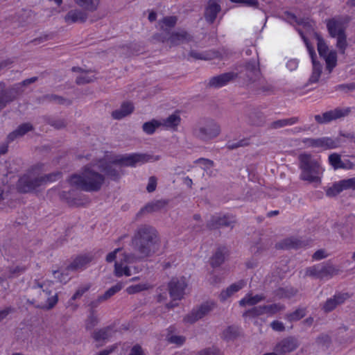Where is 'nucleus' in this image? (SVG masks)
<instances>
[{
    "label": "nucleus",
    "instance_id": "1",
    "mask_svg": "<svg viewBox=\"0 0 355 355\" xmlns=\"http://www.w3.org/2000/svg\"><path fill=\"white\" fill-rule=\"evenodd\" d=\"M135 250L139 258L147 259L160 249L161 239L158 231L152 225L143 224L136 230L132 239Z\"/></svg>",
    "mask_w": 355,
    "mask_h": 355
},
{
    "label": "nucleus",
    "instance_id": "2",
    "mask_svg": "<svg viewBox=\"0 0 355 355\" xmlns=\"http://www.w3.org/2000/svg\"><path fill=\"white\" fill-rule=\"evenodd\" d=\"M104 181L103 175L89 166H85L81 174H74L69 180L71 186L89 192L99 191Z\"/></svg>",
    "mask_w": 355,
    "mask_h": 355
},
{
    "label": "nucleus",
    "instance_id": "3",
    "mask_svg": "<svg viewBox=\"0 0 355 355\" xmlns=\"http://www.w3.org/2000/svg\"><path fill=\"white\" fill-rule=\"evenodd\" d=\"M299 168L301 171L300 178L309 184H320L323 168L320 162L310 153H304L298 156Z\"/></svg>",
    "mask_w": 355,
    "mask_h": 355
},
{
    "label": "nucleus",
    "instance_id": "4",
    "mask_svg": "<svg viewBox=\"0 0 355 355\" xmlns=\"http://www.w3.org/2000/svg\"><path fill=\"white\" fill-rule=\"evenodd\" d=\"M60 178L61 173L60 172L42 175L37 168H32L19 179L17 183V189L20 193H30L43 184Z\"/></svg>",
    "mask_w": 355,
    "mask_h": 355
},
{
    "label": "nucleus",
    "instance_id": "5",
    "mask_svg": "<svg viewBox=\"0 0 355 355\" xmlns=\"http://www.w3.org/2000/svg\"><path fill=\"white\" fill-rule=\"evenodd\" d=\"M220 133L219 124L209 118L200 119L192 128L194 137L207 141L216 138Z\"/></svg>",
    "mask_w": 355,
    "mask_h": 355
},
{
    "label": "nucleus",
    "instance_id": "6",
    "mask_svg": "<svg viewBox=\"0 0 355 355\" xmlns=\"http://www.w3.org/2000/svg\"><path fill=\"white\" fill-rule=\"evenodd\" d=\"M286 15H287V19L291 24H296L301 26V28H299L297 31L302 37L305 44H309L311 42L309 37H313L315 39L317 44L318 45L325 44L322 37L318 33L314 32L313 22L312 21H310L308 19H298L295 15L290 12H286Z\"/></svg>",
    "mask_w": 355,
    "mask_h": 355
},
{
    "label": "nucleus",
    "instance_id": "7",
    "mask_svg": "<svg viewBox=\"0 0 355 355\" xmlns=\"http://www.w3.org/2000/svg\"><path fill=\"white\" fill-rule=\"evenodd\" d=\"M341 270L329 261L308 267L305 270V276L315 279H330L340 273Z\"/></svg>",
    "mask_w": 355,
    "mask_h": 355
},
{
    "label": "nucleus",
    "instance_id": "8",
    "mask_svg": "<svg viewBox=\"0 0 355 355\" xmlns=\"http://www.w3.org/2000/svg\"><path fill=\"white\" fill-rule=\"evenodd\" d=\"M327 26L330 35L333 37L337 38V44H345V28L340 20L336 19H329L327 21Z\"/></svg>",
    "mask_w": 355,
    "mask_h": 355
},
{
    "label": "nucleus",
    "instance_id": "9",
    "mask_svg": "<svg viewBox=\"0 0 355 355\" xmlns=\"http://www.w3.org/2000/svg\"><path fill=\"white\" fill-rule=\"evenodd\" d=\"M216 306L214 302H205L198 309H193L191 313L184 318V322L194 323L209 313Z\"/></svg>",
    "mask_w": 355,
    "mask_h": 355
},
{
    "label": "nucleus",
    "instance_id": "10",
    "mask_svg": "<svg viewBox=\"0 0 355 355\" xmlns=\"http://www.w3.org/2000/svg\"><path fill=\"white\" fill-rule=\"evenodd\" d=\"M350 297L347 293H336L334 295L328 298L322 305L321 309L325 313L335 310L338 306L342 305Z\"/></svg>",
    "mask_w": 355,
    "mask_h": 355
},
{
    "label": "nucleus",
    "instance_id": "11",
    "mask_svg": "<svg viewBox=\"0 0 355 355\" xmlns=\"http://www.w3.org/2000/svg\"><path fill=\"white\" fill-rule=\"evenodd\" d=\"M150 158L151 156L146 154L135 153L120 156L115 159L113 163L124 166H135L137 163H145Z\"/></svg>",
    "mask_w": 355,
    "mask_h": 355
},
{
    "label": "nucleus",
    "instance_id": "12",
    "mask_svg": "<svg viewBox=\"0 0 355 355\" xmlns=\"http://www.w3.org/2000/svg\"><path fill=\"white\" fill-rule=\"evenodd\" d=\"M350 112V108L346 109L336 108L334 110L324 112L322 115H315L314 118L317 123L320 124L327 123L331 121L340 119L348 115Z\"/></svg>",
    "mask_w": 355,
    "mask_h": 355
},
{
    "label": "nucleus",
    "instance_id": "13",
    "mask_svg": "<svg viewBox=\"0 0 355 355\" xmlns=\"http://www.w3.org/2000/svg\"><path fill=\"white\" fill-rule=\"evenodd\" d=\"M187 283L184 277L173 278L168 283V291L173 300H181L184 295Z\"/></svg>",
    "mask_w": 355,
    "mask_h": 355
},
{
    "label": "nucleus",
    "instance_id": "14",
    "mask_svg": "<svg viewBox=\"0 0 355 355\" xmlns=\"http://www.w3.org/2000/svg\"><path fill=\"white\" fill-rule=\"evenodd\" d=\"M299 346L297 338L293 336L286 337L278 342L274 347L273 350L277 355H283L291 352Z\"/></svg>",
    "mask_w": 355,
    "mask_h": 355
},
{
    "label": "nucleus",
    "instance_id": "15",
    "mask_svg": "<svg viewBox=\"0 0 355 355\" xmlns=\"http://www.w3.org/2000/svg\"><path fill=\"white\" fill-rule=\"evenodd\" d=\"M319 55L326 63V68L331 73L337 64V53L329 48V46H317Z\"/></svg>",
    "mask_w": 355,
    "mask_h": 355
},
{
    "label": "nucleus",
    "instance_id": "16",
    "mask_svg": "<svg viewBox=\"0 0 355 355\" xmlns=\"http://www.w3.org/2000/svg\"><path fill=\"white\" fill-rule=\"evenodd\" d=\"M236 77L237 75L234 72L222 73L211 78L207 87L209 88H219L234 80Z\"/></svg>",
    "mask_w": 355,
    "mask_h": 355
},
{
    "label": "nucleus",
    "instance_id": "17",
    "mask_svg": "<svg viewBox=\"0 0 355 355\" xmlns=\"http://www.w3.org/2000/svg\"><path fill=\"white\" fill-rule=\"evenodd\" d=\"M232 223V217L227 215H214L207 222L206 226L209 230H217L223 227H229Z\"/></svg>",
    "mask_w": 355,
    "mask_h": 355
},
{
    "label": "nucleus",
    "instance_id": "18",
    "mask_svg": "<svg viewBox=\"0 0 355 355\" xmlns=\"http://www.w3.org/2000/svg\"><path fill=\"white\" fill-rule=\"evenodd\" d=\"M349 189L355 190V178L343 180L336 182L327 190V194L330 196H335L343 190Z\"/></svg>",
    "mask_w": 355,
    "mask_h": 355
},
{
    "label": "nucleus",
    "instance_id": "19",
    "mask_svg": "<svg viewBox=\"0 0 355 355\" xmlns=\"http://www.w3.org/2000/svg\"><path fill=\"white\" fill-rule=\"evenodd\" d=\"M311 58L313 69L309 82L311 83H317L321 76L322 65L316 60V54L313 46H306Z\"/></svg>",
    "mask_w": 355,
    "mask_h": 355
},
{
    "label": "nucleus",
    "instance_id": "20",
    "mask_svg": "<svg viewBox=\"0 0 355 355\" xmlns=\"http://www.w3.org/2000/svg\"><path fill=\"white\" fill-rule=\"evenodd\" d=\"M221 8L218 0H209L205 7L204 13L206 21L210 24H213Z\"/></svg>",
    "mask_w": 355,
    "mask_h": 355
},
{
    "label": "nucleus",
    "instance_id": "21",
    "mask_svg": "<svg viewBox=\"0 0 355 355\" xmlns=\"http://www.w3.org/2000/svg\"><path fill=\"white\" fill-rule=\"evenodd\" d=\"M17 100L16 97L9 88H6V84L0 82V111L3 110L8 104Z\"/></svg>",
    "mask_w": 355,
    "mask_h": 355
},
{
    "label": "nucleus",
    "instance_id": "22",
    "mask_svg": "<svg viewBox=\"0 0 355 355\" xmlns=\"http://www.w3.org/2000/svg\"><path fill=\"white\" fill-rule=\"evenodd\" d=\"M93 259L91 254L78 256L67 267L68 270H78L84 268Z\"/></svg>",
    "mask_w": 355,
    "mask_h": 355
},
{
    "label": "nucleus",
    "instance_id": "23",
    "mask_svg": "<svg viewBox=\"0 0 355 355\" xmlns=\"http://www.w3.org/2000/svg\"><path fill=\"white\" fill-rule=\"evenodd\" d=\"M166 200H153L146 204L139 212V214H150L157 212L163 209L167 205Z\"/></svg>",
    "mask_w": 355,
    "mask_h": 355
},
{
    "label": "nucleus",
    "instance_id": "24",
    "mask_svg": "<svg viewBox=\"0 0 355 355\" xmlns=\"http://www.w3.org/2000/svg\"><path fill=\"white\" fill-rule=\"evenodd\" d=\"M227 255L228 250L227 248L224 246L218 247L210 259L211 266L214 268L220 266L223 263Z\"/></svg>",
    "mask_w": 355,
    "mask_h": 355
},
{
    "label": "nucleus",
    "instance_id": "25",
    "mask_svg": "<svg viewBox=\"0 0 355 355\" xmlns=\"http://www.w3.org/2000/svg\"><path fill=\"white\" fill-rule=\"evenodd\" d=\"M245 68V75L250 81L255 83L261 79L260 69L255 62L247 63Z\"/></svg>",
    "mask_w": 355,
    "mask_h": 355
},
{
    "label": "nucleus",
    "instance_id": "26",
    "mask_svg": "<svg viewBox=\"0 0 355 355\" xmlns=\"http://www.w3.org/2000/svg\"><path fill=\"white\" fill-rule=\"evenodd\" d=\"M189 56L196 60H211L219 56V53L215 51H203L202 49H191Z\"/></svg>",
    "mask_w": 355,
    "mask_h": 355
},
{
    "label": "nucleus",
    "instance_id": "27",
    "mask_svg": "<svg viewBox=\"0 0 355 355\" xmlns=\"http://www.w3.org/2000/svg\"><path fill=\"white\" fill-rule=\"evenodd\" d=\"M343 142L341 137H337L334 139L329 137H322L318 139L317 148H321L324 150L336 148L340 146Z\"/></svg>",
    "mask_w": 355,
    "mask_h": 355
},
{
    "label": "nucleus",
    "instance_id": "28",
    "mask_svg": "<svg viewBox=\"0 0 355 355\" xmlns=\"http://www.w3.org/2000/svg\"><path fill=\"white\" fill-rule=\"evenodd\" d=\"M306 245V243L296 238H288L276 245V248L282 249H298Z\"/></svg>",
    "mask_w": 355,
    "mask_h": 355
},
{
    "label": "nucleus",
    "instance_id": "29",
    "mask_svg": "<svg viewBox=\"0 0 355 355\" xmlns=\"http://www.w3.org/2000/svg\"><path fill=\"white\" fill-rule=\"evenodd\" d=\"M37 79L38 78L36 76L26 79L21 83L12 85L10 87V89H11L16 98L18 99V98L21 96L24 92V87L28 86L30 84L35 83Z\"/></svg>",
    "mask_w": 355,
    "mask_h": 355
},
{
    "label": "nucleus",
    "instance_id": "30",
    "mask_svg": "<svg viewBox=\"0 0 355 355\" xmlns=\"http://www.w3.org/2000/svg\"><path fill=\"white\" fill-rule=\"evenodd\" d=\"M134 110V106L131 103L125 102L123 103L121 107L112 112V116L114 119H121L129 114H130Z\"/></svg>",
    "mask_w": 355,
    "mask_h": 355
},
{
    "label": "nucleus",
    "instance_id": "31",
    "mask_svg": "<svg viewBox=\"0 0 355 355\" xmlns=\"http://www.w3.org/2000/svg\"><path fill=\"white\" fill-rule=\"evenodd\" d=\"M33 129V125L29 123L21 124L15 130L10 132L8 135V142H11L14 141L16 138L24 136L26 133H27L29 131H31Z\"/></svg>",
    "mask_w": 355,
    "mask_h": 355
},
{
    "label": "nucleus",
    "instance_id": "32",
    "mask_svg": "<svg viewBox=\"0 0 355 355\" xmlns=\"http://www.w3.org/2000/svg\"><path fill=\"white\" fill-rule=\"evenodd\" d=\"M113 328L110 326H107L101 329L94 331L92 334V338L96 341H103L112 336Z\"/></svg>",
    "mask_w": 355,
    "mask_h": 355
},
{
    "label": "nucleus",
    "instance_id": "33",
    "mask_svg": "<svg viewBox=\"0 0 355 355\" xmlns=\"http://www.w3.org/2000/svg\"><path fill=\"white\" fill-rule=\"evenodd\" d=\"M180 122L181 118L178 112L168 116L166 119L160 120V123L162 127L173 130H176Z\"/></svg>",
    "mask_w": 355,
    "mask_h": 355
},
{
    "label": "nucleus",
    "instance_id": "34",
    "mask_svg": "<svg viewBox=\"0 0 355 355\" xmlns=\"http://www.w3.org/2000/svg\"><path fill=\"white\" fill-rule=\"evenodd\" d=\"M87 15L81 10H70L64 17L67 23L84 22L87 19Z\"/></svg>",
    "mask_w": 355,
    "mask_h": 355
},
{
    "label": "nucleus",
    "instance_id": "35",
    "mask_svg": "<svg viewBox=\"0 0 355 355\" xmlns=\"http://www.w3.org/2000/svg\"><path fill=\"white\" fill-rule=\"evenodd\" d=\"M170 40L171 42L189 43L192 42V37L186 31L179 29L171 35Z\"/></svg>",
    "mask_w": 355,
    "mask_h": 355
},
{
    "label": "nucleus",
    "instance_id": "36",
    "mask_svg": "<svg viewBox=\"0 0 355 355\" xmlns=\"http://www.w3.org/2000/svg\"><path fill=\"white\" fill-rule=\"evenodd\" d=\"M177 21L176 16L164 17L158 21V27L161 31L168 33L169 30L176 25Z\"/></svg>",
    "mask_w": 355,
    "mask_h": 355
},
{
    "label": "nucleus",
    "instance_id": "37",
    "mask_svg": "<svg viewBox=\"0 0 355 355\" xmlns=\"http://www.w3.org/2000/svg\"><path fill=\"white\" fill-rule=\"evenodd\" d=\"M300 120L298 116H293L288 119H282L275 121L270 124L271 129H279L286 126H291L297 123Z\"/></svg>",
    "mask_w": 355,
    "mask_h": 355
},
{
    "label": "nucleus",
    "instance_id": "38",
    "mask_svg": "<svg viewBox=\"0 0 355 355\" xmlns=\"http://www.w3.org/2000/svg\"><path fill=\"white\" fill-rule=\"evenodd\" d=\"M37 101L40 103H43L44 102L49 103H55L57 104L62 105V104H71V102L69 100L65 99L63 97L56 95V94H46L42 96H40L37 98Z\"/></svg>",
    "mask_w": 355,
    "mask_h": 355
},
{
    "label": "nucleus",
    "instance_id": "39",
    "mask_svg": "<svg viewBox=\"0 0 355 355\" xmlns=\"http://www.w3.org/2000/svg\"><path fill=\"white\" fill-rule=\"evenodd\" d=\"M265 300L266 296L263 294L255 295L254 296L250 294H248L245 297L239 301V304L241 306H245L247 305L254 306Z\"/></svg>",
    "mask_w": 355,
    "mask_h": 355
},
{
    "label": "nucleus",
    "instance_id": "40",
    "mask_svg": "<svg viewBox=\"0 0 355 355\" xmlns=\"http://www.w3.org/2000/svg\"><path fill=\"white\" fill-rule=\"evenodd\" d=\"M74 2L85 11L94 12L97 10L100 0H73Z\"/></svg>",
    "mask_w": 355,
    "mask_h": 355
},
{
    "label": "nucleus",
    "instance_id": "41",
    "mask_svg": "<svg viewBox=\"0 0 355 355\" xmlns=\"http://www.w3.org/2000/svg\"><path fill=\"white\" fill-rule=\"evenodd\" d=\"M297 290L293 287L278 288L274 291V295L278 299L291 298L295 296Z\"/></svg>",
    "mask_w": 355,
    "mask_h": 355
},
{
    "label": "nucleus",
    "instance_id": "42",
    "mask_svg": "<svg viewBox=\"0 0 355 355\" xmlns=\"http://www.w3.org/2000/svg\"><path fill=\"white\" fill-rule=\"evenodd\" d=\"M306 308L299 307L293 312L286 313L284 318L289 322L298 321L306 315Z\"/></svg>",
    "mask_w": 355,
    "mask_h": 355
},
{
    "label": "nucleus",
    "instance_id": "43",
    "mask_svg": "<svg viewBox=\"0 0 355 355\" xmlns=\"http://www.w3.org/2000/svg\"><path fill=\"white\" fill-rule=\"evenodd\" d=\"M263 309L264 314L272 315L284 311L286 307L281 303H274L268 305H263Z\"/></svg>",
    "mask_w": 355,
    "mask_h": 355
},
{
    "label": "nucleus",
    "instance_id": "44",
    "mask_svg": "<svg viewBox=\"0 0 355 355\" xmlns=\"http://www.w3.org/2000/svg\"><path fill=\"white\" fill-rule=\"evenodd\" d=\"M123 261H116L114 264V275L115 276L120 277L123 275L130 277L132 273L128 266H123Z\"/></svg>",
    "mask_w": 355,
    "mask_h": 355
},
{
    "label": "nucleus",
    "instance_id": "45",
    "mask_svg": "<svg viewBox=\"0 0 355 355\" xmlns=\"http://www.w3.org/2000/svg\"><path fill=\"white\" fill-rule=\"evenodd\" d=\"M161 126L160 121L153 119L150 121L144 123L142 125V129L146 134L152 135L155 132L157 128Z\"/></svg>",
    "mask_w": 355,
    "mask_h": 355
},
{
    "label": "nucleus",
    "instance_id": "46",
    "mask_svg": "<svg viewBox=\"0 0 355 355\" xmlns=\"http://www.w3.org/2000/svg\"><path fill=\"white\" fill-rule=\"evenodd\" d=\"M329 164L334 169L345 168V164L343 162L340 155L337 153H332L329 156Z\"/></svg>",
    "mask_w": 355,
    "mask_h": 355
},
{
    "label": "nucleus",
    "instance_id": "47",
    "mask_svg": "<svg viewBox=\"0 0 355 355\" xmlns=\"http://www.w3.org/2000/svg\"><path fill=\"white\" fill-rule=\"evenodd\" d=\"M250 122L254 126H263L266 122L265 116L261 113L253 112L250 116Z\"/></svg>",
    "mask_w": 355,
    "mask_h": 355
},
{
    "label": "nucleus",
    "instance_id": "48",
    "mask_svg": "<svg viewBox=\"0 0 355 355\" xmlns=\"http://www.w3.org/2000/svg\"><path fill=\"white\" fill-rule=\"evenodd\" d=\"M99 322V319L96 314L95 311L90 310L89 315L85 321V328L87 329H92L96 327Z\"/></svg>",
    "mask_w": 355,
    "mask_h": 355
},
{
    "label": "nucleus",
    "instance_id": "49",
    "mask_svg": "<svg viewBox=\"0 0 355 355\" xmlns=\"http://www.w3.org/2000/svg\"><path fill=\"white\" fill-rule=\"evenodd\" d=\"M123 288V284L121 282L117 283L116 285L110 288L107 291H106L102 295V298L105 300V301L108 300L110 297L114 295L116 293L119 292Z\"/></svg>",
    "mask_w": 355,
    "mask_h": 355
},
{
    "label": "nucleus",
    "instance_id": "50",
    "mask_svg": "<svg viewBox=\"0 0 355 355\" xmlns=\"http://www.w3.org/2000/svg\"><path fill=\"white\" fill-rule=\"evenodd\" d=\"M264 315L263 305L254 306L253 308L247 310L243 314L244 318H256Z\"/></svg>",
    "mask_w": 355,
    "mask_h": 355
},
{
    "label": "nucleus",
    "instance_id": "51",
    "mask_svg": "<svg viewBox=\"0 0 355 355\" xmlns=\"http://www.w3.org/2000/svg\"><path fill=\"white\" fill-rule=\"evenodd\" d=\"M259 83L257 87L259 93H263L264 94H272L275 91L273 86L267 83L264 80H259Z\"/></svg>",
    "mask_w": 355,
    "mask_h": 355
},
{
    "label": "nucleus",
    "instance_id": "52",
    "mask_svg": "<svg viewBox=\"0 0 355 355\" xmlns=\"http://www.w3.org/2000/svg\"><path fill=\"white\" fill-rule=\"evenodd\" d=\"M148 288V286L146 284H139L136 285H132L126 288V292L130 294H135L143 291H146Z\"/></svg>",
    "mask_w": 355,
    "mask_h": 355
},
{
    "label": "nucleus",
    "instance_id": "53",
    "mask_svg": "<svg viewBox=\"0 0 355 355\" xmlns=\"http://www.w3.org/2000/svg\"><path fill=\"white\" fill-rule=\"evenodd\" d=\"M315 342L322 347H328L331 343V339L329 335L322 334L316 338Z\"/></svg>",
    "mask_w": 355,
    "mask_h": 355
},
{
    "label": "nucleus",
    "instance_id": "54",
    "mask_svg": "<svg viewBox=\"0 0 355 355\" xmlns=\"http://www.w3.org/2000/svg\"><path fill=\"white\" fill-rule=\"evenodd\" d=\"M121 256H122V258L121 259V261H123L124 263H135L137 261L141 259V258H139V254H138V256H136L133 254H128L125 252H122Z\"/></svg>",
    "mask_w": 355,
    "mask_h": 355
},
{
    "label": "nucleus",
    "instance_id": "55",
    "mask_svg": "<svg viewBox=\"0 0 355 355\" xmlns=\"http://www.w3.org/2000/svg\"><path fill=\"white\" fill-rule=\"evenodd\" d=\"M46 121L49 125L57 129H60L66 126L65 121L62 119L48 118Z\"/></svg>",
    "mask_w": 355,
    "mask_h": 355
},
{
    "label": "nucleus",
    "instance_id": "56",
    "mask_svg": "<svg viewBox=\"0 0 355 355\" xmlns=\"http://www.w3.org/2000/svg\"><path fill=\"white\" fill-rule=\"evenodd\" d=\"M103 171L107 176L113 180H116L120 175L119 171L114 168L111 165L106 166L104 168Z\"/></svg>",
    "mask_w": 355,
    "mask_h": 355
},
{
    "label": "nucleus",
    "instance_id": "57",
    "mask_svg": "<svg viewBox=\"0 0 355 355\" xmlns=\"http://www.w3.org/2000/svg\"><path fill=\"white\" fill-rule=\"evenodd\" d=\"M90 284H85L80 286L72 296L71 300H76L77 299L80 298L83 296V295L90 288Z\"/></svg>",
    "mask_w": 355,
    "mask_h": 355
},
{
    "label": "nucleus",
    "instance_id": "58",
    "mask_svg": "<svg viewBox=\"0 0 355 355\" xmlns=\"http://www.w3.org/2000/svg\"><path fill=\"white\" fill-rule=\"evenodd\" d=\"M94 80V76H88L87 74H83L77 77L76 83L78 85H84L89 83Z\"/></svg>",
    "mask_w": 355,
    "mask_h": 355
},
{
    "label": "nucleus",
    "instance_id": "59",
    "mask_svg": "<svg viewBox=\"0 0 355 355\" xmlns=\"http://www.w3.org/2000/svg\"><path fill=\"white\" fill-rule=\"evenodd\" d=\"M336 90H342L345 92L355 90V82L348 84H341L335 87Z\"/></svg>",
    "mask_w": 355,
    "mask_h": 355
},
{
    "label": "nucleus",
    "instance_id": "60",
    "mask_svg": "<svg viewBox=\"0 0 355 355\" xmlns=\"http://www.w3.org/2000/svg\"><path fill=\"white\" fill-rule=\"evenodd\" d=\"M157 187V178L155 176L150 177L148 183L146 187V190L149 193H152L155 191Z\"/></svg>",
    "mask_w": 355,
    "mask_h": 355
},
{
    "label": "nucleus",
    "instance_id": "61",
    "mask_svg": "<svg viewBox=\"0 0 355 355\" xmlns=\"http://www.w3.org/2000/svg\"><path fill=\"white\" fill-rule=\"evenodd\" d=\"M123 249L121 248L115 249L114 251L110 252L106 256V261L108 263H111L114 261L116 258V254L119 252H121Z\"/></svg>",
    "mask_w": 355,
    "mask_h": 355
},
{
    "label": "nucleus",
    "instance_id": "62",
    "mask_svg": "<svg viewBox=\"0 0 355 355\" xmlns=\"http://www.w3.org/2000/svg\"><path fill=\"white\" fill-rule=\"evenodd\" d=\"M327 254L326 253L325 250L323 249H320L317 250L312 255V259L313 260H320L322 259H324L327 257Z\"/></svg>",
    "mask_w": 355,
    "mask_h": 355
},
{
    "label": "nucleus",
    "instance_id": "63",
    "mask_svg": "<svg viewBox=\"0 0 355 355\" xmlns=\"http://www.w3.org/2000/svg\"><path fill=\"white\" fill-rule=\"evenodd\" d=\"M26 270L25 267L22 266H15L14 268H10L9 269V275L8 277L11 278L15 274H20L24 272Z\"/></svg>",
    "mask_w": 355,
    "mask_h": 355
},
{
    "label": "nucleus",
    "instance_id": "64",
    "mask_svg": "<svg viewBox=\"0 0 355 355\" xmlns=\"http://www.w3.org/2000/svg\"><path fill=\"white\" fill-rule=\"evenodd\" d=\"M270 326L272 329L277 331H284L285 330V327L283 322L275 320L271 324Z\"/></svg>",
    "mask_w": 355,
    "mask_h": 355
}]
</instances>
